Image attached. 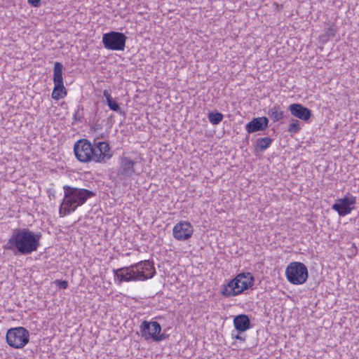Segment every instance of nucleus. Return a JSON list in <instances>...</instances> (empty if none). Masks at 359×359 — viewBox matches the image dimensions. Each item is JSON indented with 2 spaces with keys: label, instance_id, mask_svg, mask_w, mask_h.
I'll use <instances>...</instances> for the list:
<instances>
[{
  "label": "nucleus",
  "instance_id": "obj_5",
  "mask_svg": "<svg viewBox=\"0 0 359 359\" xmlns=\"http://www.w3.org/2000/svg\"><path fill=\"white\" fill-rule=\"evenodd\" d=\"M254 278L250 273H239L222 287L221 294L225 297H235L253 285Z\"/></svg>",
  "mask_w": 359,
  "mask_h": 359
},
{
  "label": "nucleus",
  "instance_id": "obj_3",
  "mask_svg": "<svg viewBox=\"0 0 359 359\" xmlns=\"http://www.w3.org/2000/svg\"><path fill=\"white\" fill-rule=\"evenodd\" d=\"M63 189L64 198L59 210L60 217H64L75 211L78 207L84 204L88 198L95 195L94 192L90 190L69 185H65Z\"/></svg>",
  "mask_w": 359,
  "mask_h": 359
},
{
  "label": "nucleus",
  "instance_id": "obj_1",
  "mask_svg": "<svg viewBox=\"0 0 359 359\" xmlns=\"http://www.w3.org/2000/svg\"><path fill=\"white\" fill-rule=\"evenodd\" d=\"M76 158L81 162L105 163L111 158L110 147L105 142H96L92 144L88 140L81 139L77 141L74 147Z\"/></svg>",
  "mask_w": 359,
  "mask_h": 359
},
{
  "label": "nucleus",
  "instance_id": "obj_15",
  "mask_svg": "<svg viewBox=\"0 0 359 359\" xmlns=\"http://www.w3.org/2000/svg\"><path fill=\"white\" fill-rule=\"evenodd\" d=\"M268 123L269 120L266 117L255 118L246 125L245 129L248 133L264 130L267 128Z\"/></svg>",
  "mask_w": 359,
  "mask_h": 359
},
{
  "label": "nucleus",
  "instance_id": "obj_12",
  "mask_svg": "<svg viewBox=\"0 0 359 359\" xmlns=\"http://www.w3.org/2000/svg\"><path fill=\"white\" fill-rule=\"evenodd\" d=\"M137 162L130 156H122L120 158V163L117 175L123 177H130L135 173V166Z\"/></svg>",
  "mask_w": 359,
  "mask_h": 359
},
{
  "label": "nucleus",
  "instance_id": "obj_19",
  "mask_svg": "<svg viewBox=\"0 0 359 359\" xmlns=\"http://www.w3.org/2000/svg\"><path fill=\"white\" fill-rule=\"evenodd\" d=\"M269 116L273 121H278L283 118V111L280 110V107L274 105L270 108L268 112Z\"/></svg>",
  "mask_w": 359,
  "mask_h": 359
},
{
  "label": "nucleus",
  "instance_id": "obj_14",
  "mask_svg": "<svg viewBox=\"0 0 359 359\" xmlns=\"http://www.w3.org/2000/svg\"><path fill=\"white\" fill-rule=\"evenodd\" d=\"M289 110L292 116L304 121H307L311 116V110L300 104L294 103L290 104Z\"/></svg>",
  "mask_w": 359,
  "mask_h": 359
},
{
  "label": "nucleus",
  "instance_id": "obj_18",
  "mask_svg": "<svg viewBox=\"0 0 359 359\" xmlns=\"http://www.w3.org/2000/svg\"><path fill=\"white\" fill-rule=\"evenodd\" d=\"M272 143V139L271 137H262L258 139L256 142L255 150L257 151H262L266 149Z\"/></svg>",
  "mask_w": 359,
  "mask_h": 359
},
{
  "label": "nucleus",
  "instance_id": "obj_17",
  "mask_svg": "<svg viewBox=\"0 0 359 359\" xmlns=\"http://www.w3.org/2000/svg\"><path fill=\"white\" fill-rule=\"evenodd\" d=\"M103 95L106 98L107 105L111 110L114 111L118 113H120V114L122 112L121 109L119 107V104L117 103V102L116 100H114L112 98L109 90H104L103 91Z\"/></svg>",
  "mask_w": 359,
  "mask_h": 359
},
{
  "label": "nucleus",
  "instance_id": "obj_22",
  "mask_svg": "<svg viewBox=\"0 0 359 359\" xmlns=\"http://www.w3.org/2000/svg\"><path fill=\"white\" fill-rule=\"evenodd\" d=\"M55 285L61 289H66L68 286L67 281L62 280H56L55 281Z\"/></svg>",
  "mask_w": 359,
  "mask_h": 359
},
{
  "label": "nucleus",
  "instance_id": "obj_20",
  "mask_svg": "<svg viewBox=\"0 0 359 359\" xmlns=\"http://www.w3.org/2000/svg\"><path fill=\"white\" fill-rule=\"evenodd\" d=\"M223 115L219 112H210L208 114L209 121L213 124L217 125L222 121Z\"/></svg>",
  "mask_w": 359,
  "mask_h": 359
},
{
  "label": "nucleus",
  "instance_id": "obj_9",
  "mask_svg": "<svg viewBox=\"0 0 359 359\" xmlns=\"http://www.w3.org/2000/svg\"><path fill=\"white\" fill-rule=\"evenodd\" d=\"M127 37L121 32H110L104 34L102 43L105 48L112 50H123Z\"/></svg>",
  "mask_w": 359,
  "mask_h": 359
},
{
  "label": "nucleus",
  "instance_id": "obj_11",
  "mask_svg": "<svg viewBox=\"0 0 359 359\" xmlns=\"http://www.w3.org/2000/svg\"><path fill=\"white\" fill-rule=\"evenodd\" d=\"M355 203V197L348 194L342 198L337 199L332 208L337 211L339 216L344 217L351 212Z\"/></svg>",
  "mask_w": 359,
  "mask_h": 359
},
{
  "label": "nucleus",
  "instance_id": "obj_10",
  "mask_svg": "<svg viewBox=\"0 0 359 359\" xmlns=\"http://www.w3.org/2000/svg\"><path fill=\"white\" fill-rule=\"evenodd\" d=\"M62 69L63 65L60 62H55L53 69L54 88L51 96L53 99L56 100L62 99L67 95V90L63 83Z\"/></svg>",
  "mask_w": 359,
  "mask_h": 359
},
{
  "label": "nucleus",
  "instance_id": "obj_6",
  "mask_svg": "<svg viewBox=\"0 0 359 359\" xmlns=\"http://www.w3.org/2000/svg\"><path fill=\"white\" fill-rule=\"evenodd\" d=\"M287 280L293 285H302L308 278V269L302 262H293L288 264L285 269Z\"/></svg>",
  "mask_w": 359,
  "mask_h": 359
},
{
  "label": "nucleus",
  "instance_id": "obj_23",
  "mask_svg": "<svg viewBox=\"0 0 359 359\" xmlns=\"http://www.w3.org/2000/svg\"><path fill=\"white\" fill-rule=\"evenodd\" d=\"M28 2L34 7H37L40 4V0H28Z\"/></svg>",
  "mask_w": 359,
  "mask_h": 359
},
{
  "label": "nucleus",
  "instance_id": "obj_2",
  "mask_svg": "<svg viewBox=\"0 0 359 359\" xmlns=\"http://www.w3.org/2000/svg\"><path fill=\"white\" fill-rule=\"evenodd\" d=\"M155 273L154 263L149 260L142 261L128 267L114 270V276L118 283L144 280L152 278Z\"/></svg>",
  "mask_w": 359,
  "mask_h": 359
},
{
  "label": "nucleus",
  "instance_id": "obj_16",
  "mask_svg": "<svg viewBox=\"0 0 359 359\" xmlns=\"http://www.w3.org/2000/svg\"><path fill=\"white\" fill-rule=\"evenodd\" d=\"M233 325L238 332H242L250 328V320L247 315L240 314L234 318Z\"/></svg>",
  "mask_w": 359,
  "mask_h": 359
},
{
  "label": "nucleus",
  "instance_id": "obj_8",
  "mask_svg": "<svg viewBox=\"0 0 359 359\" xmlns=\"http://www.w3.org/2000/svg\"><path fill=\"white\" fill-rule=\"evenodd\" d=\"M140 328L142 337L146 340L152 339L154 341H160L165 339L164 334H160L161 327L156 321L144 320Z\"/></svg>",
  "mask_w": 359,
  "mask_h": 359
},
{
  "label": "nucleus",
  "instance_id": "obj_24",
  "mask_svg": "<svg viewBox=\"0 0 359 359\" xmlns=\"http://www.w3.org/2000/svg\"><path fill=\"white\" fill-rule=\"evenodd\" d=\"M234 338H236V339H238L240 341H245V338H243V337L240 336L239 334H237L234 337Z\"/></svg>",
  "mask_w": 359,
  "mask_h": 359
},
{
  "label": "nucleus",
  "instance_id": "obj_4",
  "mask_svg": "<svg viewBox=\"0 0 359 359\" xmlns=\"http://www.w3.org/2000/svg\"><path fill=\"white\" fill-rule=\"evenodd\" d=\"M39 245V238L27 229H16L6 244L8 250H17L22 255L36 251Z\"/></svg>",
  "mask_w": 359,
  "mask_h": 359
},
{
  "label": "nucleus",
  "instance_id": "obj_21",
  "mask_svg": "<svg viewBox=\"0 0 359 359\" xmlns=\"http://www.w3.org/2000/svg\"><path fill=\"white\" fill-rule=\"evenodd\" d=\"M299 122L297 120L294 121L290 124L288 132L291 134H296L300 130Z\"/></svg>",
  "mask_w": 359,
  "mask_h": 359
},
{
  "label": "nucleus",
  "instance_id": "obj_7",
  "mask_svg": "<svg viewBox=\"0 0 359 359\" xmlns=\"http://www.w3.org/2000/svg\"><path fill=\"white\" fill-rule=\"evenodd\" d=\"M7 344L15 348H22L29 341V333L23 327H18L9 329L6 335Z\"/></svg>",
  "mask_w": 359,
  "mask_h": 359
},
{
  "label": "nucleus",
  "instance_id": "obj_13",
  "mask_svg": "<svg viewBox=\"0 0 359 359\" xmlns=\"http://www.w3.org/2000/svg\"><path fill=\"white\" fill-rule=\"evenodd\" d=\"M193 231V226L189 222H180L173 228V236L178 241H185L191 237Z\"/></svg>",
  "mask_w": 359,
  "mask_h": 359
}]
</instances>
